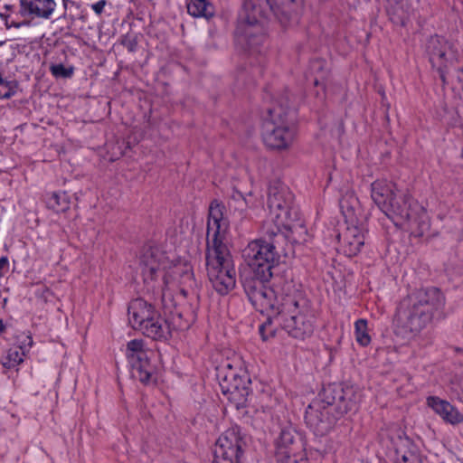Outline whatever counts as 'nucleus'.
<instances>
[{
	"instance_id": "f257e3e1",
	"label": "nucleus",
	"mask_w": 463,
	"mask_h": 463,
	"mask_svg": "<svg viewBox=\"0 0 463 463\" xmlns=\"http://www.w3.org/2000/svg\"><path fill=\"white\" fill-rule=\"evenodd\" d=\"M246 294L256 310L276 318L292 337L303 340L312 335L315 317L308 301L292 283L265 288L260 281L249 282Z\"/></svg>"
},
{
	"instance_id": "f03ea898",
	"label": "nucleus",
	"mask_w": 463,
	"mask_h": 463,
	"mask_svg": "<svg viewBox=\"0 0 463 463\" xmlns=\"http://www.w3.org/2000/svg\"><path fill=\"white\" fill-rule=\"evenodd\" d=\"M229 228L224 205L212 202L207 220L206 267L210 282L221 295L229 293L236 284L233 260L226 245Z\"/></svg>"
},
{
	"instance_id": "7ed1b4c3",
	"label": "nucleus",
	"mask_w": 463,
	"mask_h": 463,
	"mask_svg": "<svg viewBox=\"0 0 463 463\" xmlns=\"http://www.w3.org/2000/svg\"><path fill=\"white\" fill-rule=\"evenodd\" d=\"M140 264L145 282L162 277V305L169 312L176 306L175 294L185 296V288H192L194 284L191 265L176 259L174 253H166L161 247L145 250Z\"/></svg>"
},
{
	"instance_id": "20e7f679",
	"label": "nucleus",
	"mask_w": 463,
	"mask_h": 463,
	"mask_svg": "<svg viewBox=\"0 0 463 463\" xmlns=\"http://www.w3.org/2000/svg\"><path fill=\"white\" fill-rule=\"evenodd\" d=\"M371 197L377 207L397 226L408 228L417 236H422L430 228L424 208L408 193L386 179L371 184Z\"/></svg>"
},
{
	"instance_id": "39448f33",
	"label": "nucleus",
	"mask_w": 463,
	"mask_h": 463,
	"mask_svg": "<svg viewBox=\"0 0 463 463\" xmlns=\"http://www.w3.org/2000/svg\"><path fill=\"white\" fill-rule=\"evenodd\" d=\"M294 196L289 189L276 181L269 184L267 194L268 215L266 221V232L277 235L282 231L290 232L288 235L296 243L306 241L304 236L307 230L299 219V213L293 205Z\"/></svg>"
},
{
	"instance_id": "423d86ee",
	"label": "nucleus",
	"mask_w": 463,
	"mask_h": 463,
	"mask_svg": "<svg viewBox=\"0 0 463 463\" xmlns=\"http://www.w3.org/2000/svg\"><path fill=\"white\" fill-rule=\"evenodd\" d=\"M444 304V296L438 288L419 289L401 302L398 308L399 322L404 331L413 336L432 320Z\"/></svg>"
},
{
	"instance_id": "0eeeda50",
	"label": "nucleus",
	"mask_w": 463,
	"mask_h": 463,
	"mask_svg": "<svg viewBox=\"0 0 463 463\" xmlns=\"http://www.w3.org/2000/svg\"><path fill=\"white\" fill-rule=\"evenodd\" d=\"M324 400L315 402L306 411V420L313 431L319 436L328 433L334 427L336 416L353 409L358 401L356 393H324Z\"/></svg>"
},
{
	"instance_id": "6e6552de",
	"label": "nucleus",
	"mask_w": 463,
	"mask_h": 463,
	"mask_svg": "<svg viewBox=\"0 0 463 463\" xmlns=\"http://www.w3.org/2000/svg\"><path fill=\"white\" fill-rule=\"evenodd\" d=\"M242 256L255 273V278L243 281L244 290L246 291V284L253 281H260L265 288H269L266 281L272 277V269L279 260L275 243L265 239L251 241L242 250Z\"/></svg>"
},
{
	"instance_id": "1a4fd4ad",
	"label": "nucleus",
	"mask_w": 463,
	"mask_h": 463,
	"mask_svg": "<svg viewBox=\"0 0 463 463\" xmlns=\"http://www.w3.org/2000/svg\"><path fill=\"white\" fill-rule=\"evenodd\" d=\"M296 127L289 116V109L282 104H275L269 109V118L263 126V141L274 149L288 148L293 143Z\"/></svg>"
},
{
	"instance_id": "9d476101",
	"label": "nucleus",
	"mask_w": 463,
	"mask_h": 463,
	"mask_svg": "<svg viewBox=\"0 0 463 463\" xmlns=\"http://www.w3.org/2000/svg\"><path fill=\"white\" fill-rule=\"evenodd\" d=\"M128 321L131 326L155 340L165 339L169 335V326L152 305L137 298L128 307Z\"/></svg>"
},
{
	"instance_id": "9b49d317",
	"label": "nucleus",
	"mask_w": 463,
	"mask_h": 463,
	"mask_svg": "<svg viewBox=\"0 0 463 463\" xmlns=\"http://www.w3.org/2000/svg\"><path fill=\"white\" fill-rule=\"evenodd\" d=\"M265 5L264 0H246L240 13L237 32L252 49L265 40L262 26L266 19Z\"/></svg>"
},
{
	"instance_id": "f8f14e48",
	"label": "nucleus",
	"mask_w": 463,
	"mask_h": 463,
	"mask_svg": "<svg viewBox=\"0 0 463 463\" xmlns=\"http://www.w3.org/2000/svg\"><path fill=\"white\" fill-rule=\"evenodd\" d=\"M425 52L431 66L438 71L440 79L447 82L446 71L458 61L459 53L454 44L441 36L430 37L425 45Z\"/></svg>"
},
{
	"instance_id": "ddd939ff",
	"label": "nucleus",
	"mask_w": 463,
	"mask_h": 463,
	"mask_svg": "<svg viewBox=\"0 0 463 463\" xmlns=\"http://www.w3.org/2000/svg\"><path fill=\"white\" fill-rule=\"evenodd\" d=\"M152 352L146 348L142 339H133L127 344L126 356L131 367L133 378L142 383L153 382L155 367L150 363Z\"/></svg>"
},
{
	"instance_id": "4468645a",
	"label": "nucleus",
	"mask_w": 463,
	"mask_h": 463,
	"mask_svg": "<svg viewBox=\"0 0 463 463\" xmlns=\"http://www.w3.org/2000/svg\"><path fill=\"white\" fill-rule=\"evenodd\" d=\"M227 372L224 369L219 371L220 387L222 393L235 405L237 409L244 407L250 395V381L239 376L230 364H227Z\"/></svg>"
},
{
	"instance_id": "2eb2a0df",
	"label": "nucleus",
	"mask_w": 463,
	"mask_h": 463,
	"mask_svg": "<svg viewBox=\"0 0 463 463\" xmlns=\"http://www.w3.org/2000/svg\"><path fill=\"white\" fill-rule=\"evenodd\" d=\"M243 439L239 427L225 430L217 439L213 463H240Z\"/></svg>"
},
{
	"instance_id": "dca6fc26",
	"label": "nucleus",
	"mask_w": 463,
	"mask_h": 463,
	"mask_svg": "<svg viewBox=\"0 0 463 463\" xmlns=\"http://www.w3.org/2000/svg\"><path fill=\"white\" fill-rule=\"evenodd\" d=\"M340 247L343 252L352 257L360 252L365 241V231L363 226L357 224H347L345 230L337 234Z\"/></svg>"
},
{
	"instance_id": "f3484780",
	"label": "nucleus",
	"mask_w": 463,
	"mask_h": 463,
	"mask_svg": "<svg viewBox=\"0 0 463 463\" xmlns=\"http://www.w3.org/2000/svg\"><path fill=\"white\" fill-rule=\"evenodd\" d=\"M56 7L55 0H21V14L31 19L49 20Z\"/></svg>"
},
{
	"instance_id": "a211bd4d",
	"label": "nucleus",
	"mask_w": 463,
	"mask_h": 463,
	"mask_svg": "<svg viewBox=\"0 0 463 463\" xmlns=\"http://www.w3.org/2000/svg\"><path fill=\"white\" fill-rule=\"evenodd\" d=\"M427 405L449 424L458 425L463 422V414L446 400L438 396H430L427 398Z\"/></svg>"
},
{
	"instance_id": "6ab92c4d",
	"label": "nucleus",
	"mask_w": 463,
	"mask_h": 463,
	"mask_svg": "<svg viewBox=\"0 0 463 463\" xmlns=\"http://www.w3.org/2000/svg\"><path fill=\"white\" fill-rule=\"evenodd\" d=\"M395 463H421L417 447L408 437H399L394 443Z\"/></svg>"
},
{
	"instance_id": "aec40b11",
	"label": "nucleus",
	"mask_w": 463,
	"mask_h": 463,
	"mask_svg": "<svg viewBox=\"0 0 463 463\" xmlns=\"http://www.w3.org/2000/svg\"><path fill=\"white\" fill-rule=\"evenodd\" d=\"M186 7L188 14L196 18L210 19L215 12L211 0H188Z\"/></svg>"
},
{
	"instance_id": "412c9836",
	"label": "nucleus",
	"mask_w": 463,
	"mask_h": 463,
	"mask_svg": "<svg viewBox=\"0 0 463 463\" xmlns=\"http://www.w3.org/2000/svg\"><path fill=\"white\" fill-rule=\"evenodd\" d=\"M387 12L393 24L405 25L411 15V7L408 0H400L395 4L390 3Z\"/></svg>"
},
{
	"instance_id": "4be33fe9",
	"label": "nucleus",
	"mask_w": 463,
	"mask_h": 463,
	"mask_svg": "<svg viewBox=\"0 0 463 463\" xmlns=\"http://www.w3.org/2000/svg\"><path fill=\"white\" fill-rule=\"evenodd\" d=\"M354 337L357 344L361 346L370 345L372 338L369 334L368 322L366 319L360 318L354 322Z\"/></svg>"
},
{
	"instance_id": "5701e85b",
	"label": "nucleus",
	"mask_w": 463,
	"mask_h": 463,
	"mask_svg": "<svg viewBox=\"0 0 463 463\" xmlns=\"http://www.w3.org/2000/svg\"><path fill=\"white\" fill-rule=\"evenodd\" d=\"M295 439V431L290 427L283 428L279 433V438L276 440L277 445V454L281 451H290L288 448L291 445Z\"/></svg>"
},
{
	"instance_id": "b1692460",
	"label": "nucleus",
	"mask_w": 463,
	"mask_h": 463,
	"mask_svg": "<svg viewBox=\"0 0 463 463\" xmlns=\"http://www.w3.org/2000/svg\"><path fill=\"white\" fill-rule=\"evenodd\" d=\"M358 204L357 198L353 194H346L340 200V208L346 219L352 222L353 213Z\"/></svg>"
},
{
	"instance_id": "393cba45",
	"label": "nucleus",
	"mask_w": 463,
	"mask_h": 463,
	"mask_svg": "<svg viewBox=\"0 0 463 463\" xmlns=\"http://www.w3.org/2000/svg\"><path fill=\"white\" fill-rule=\"evenodd\" d=\"M26 354H24L16 346L10 348L2 364L5 368H13L24 362Z\"/></svg>"
},
{
	"instance_id": "a878e982",
	"label": "nucleus",
	"mask_w": 463,
	"mask_h": 463,
	"mask_svg": "<svg viewBox=\"0 0 463 463\" xmlns=\"http://www.w3.org/2000/svg\"><path fill=\"white\" fill-rule=\"evenodd\" d=\"M69 201L65 193H53L48 198L50 208L59 212L65 211L69 207Z\"/></svg>"
},
{
	"instance_id": "bb28decb",
	"label": "nucleus",
	"mask_w": 463,
	"mask_h": 463,
	"mask_svg": "<svg viewBox=\"0 0 463 463\" xmlns=\"http://www.w3.org/2000/svg\"><path fill=\"white\" fill-rule=\"evenodd\" d=\"M50 71L56 78H71L73 74L72 68H66L62 64L52 65Z\"/></svg>"
},
{
	"instance_id": "cd10ccee",
	"label": "nucleus",
	"mask_w": 463,
	"mask_h": 463,
	"mask_svg": "<svg viewBox=\"0 0 463 463\" xmlns=\"http://www.w3.org/2000/svg\"><path fill=\"white\" fill-rule=\"evenodd\" d=\"M278 463H307L306 459L298 458L295 455H291V451H279L277 456Z\"/></svg>"
},
{
	"instance_id": "c85d7f7f",
	"label": "nucleus",
	"mask_w": 463,
	"mask_h": 463,
	"mask_svg": "<svg viewBox=\"0 0 463 463\" xmlns=\"http://www.w3.org/2000/svg\"><path fill=\"white\" fill-rule=\"evenodd\" d=\"M33 338L31 335H24L19 339V345L16 346L19 350H21L24 354L27 355L32 345H33Z\"/></svg>"
},
{
	"instance_id": "c756f323",
	"label": "nucleus",
	"mask_w": 463,
	"mask_h": 463,
	"mask_svg": "<svg viewBox=\"0 0 463 463\" xmlns=\"http://www.w3.org/2000/svg\"><path fill=\"white\" fill-rule=\"evenodd\" d=\"M294 1L295 0H267V3L269 5L270 9L275 11V9L289 5Z\"/></svg>"
},
{
	"instance_id": "7c9ffc66",
	"label": "nucleus",
	"mask_w": 463,
	"mask_h": 463,
	"mask_svg": "<svg viewBox=\"0 0 463 463\" xmlns=\"http://www.w3.org/2000/svg\"><path fill=\"white\" fill-rule=\"evenodd\" d=\"M105 5H106L105 1H104V0H100V1H99V2H97V3H95V4H93V5H91V8H92V10H93L97 14H100L103 12V10H104Z\"/></svg>"
},
{
	"instance_id": "2f4dec72",
	"label": "nucleus",
	"mask_w": 463,
	"mask_h": 463,
	"mask_svg": "<svg viewBox=\"0 0 463 463\" xmlns=\"http://www.w3.org/2000/svg\"><path fill=\"white\" fill-rule=\"evenodd\" d=\"M9 261L6 257L0 258V277H2L8 269Z\"/></svg>"
},
{
	"instance_id": "473e14b6",
	"label": "nucleus",
	"mask_w": 463,
	"mask_h": 463,
	"mask_svg": "<svg viewBox=\"0 0 463 463\" xmlns=\"http://www.w3.org/2000/svg\"><path fill=\"white\" fill-rule=\"evenodd\" d=\"M322 67V61H317L312 63V69H320Z\"/></svg>"
},
{
	"instance_id": "72a5a7b5",
	"label": "nucleus",
	"mask_w": 463,
	"mask_h": 463,
	"mask_svg": "<svg viewBox=\"0 0 463 463\" xmlns=\"http://www.w3.org/2000/svg\"><path fill=\"white\" fill-rule=\"evenodd\" d=\"M264 328H265V326H261L260 327V335H261V337H262V339H263V340H267V339H268V337H267V336L265 335V334H264Z\"/></svg>"
},
{
	"instance_id": "f704fd0d",
	"label": "nucleus",
	"mask_w": 463,
	"mask_h": 463,
	"mask_svg": "<svg viewBox=\"0 0 463 463\" xmlns=\"http://www.w3.org/2000/svg\"><path fill=\"white\" fill-rule=\"evenodd\" d=\"M6 24H7V25L9 27L14 26V27H16V28H18V27H20V26H22L24 24V23H14V22H12L10 24H8V22Z\"/></svg>"
},
{
	"instance_id": "c9c22d12",
	"label": "nucleus",
	"mask_w": 463,
	"mask_h": 463,
	"mask_svg": "<svg viewBox=\"0 0 463 463\" xmlns=\"http://www.w3.org/2000/svg\"><path fill=\"white\" fill-rule=\"evenodd\" d=\"M5 328V325H4L3 321L0 319V334L2 332H4Z\"/></svg>"
},
{
	"instance_id": "e433bc0d",
	"label": "nucleus",
	"mask_w": 463,
	"mask_h": 463,
	"mask_svg": "<svg viewBox=\"0 0 463 463\" xmlns=\"http://www.w3.org/2000/svg\"><path fill=\"white\" fill-rule=\"evenodd\" d=\"M149 3H151L152 5H155V0H147Z\"/></svg>"
},
{
	"instance_id": "4c0bfd02",
	"label": "nucleus",
	"mask_w": 463,
	"mask_h": 463,
	"mask_svg": "<svg viewBox=\"0 0 463 463\" xmlns=\"http://www.w3.org/2000/svg\"><path fill=\"white\" fill-rule=\"evenodd\" d=\"M314 82H315V84H316V85H317V83H318V80H317V78H316V79H315V81H314Z\"/></svg>"
}]
</instances>
